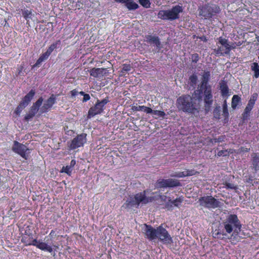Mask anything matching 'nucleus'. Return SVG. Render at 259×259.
<instances>
[{"instance_id":"obj_14","label":"nucleus","mask_w":259,"mask_h":259,"mask_svg":"<svg viewBox=\"0 0 259 259\" xmlns=\"http://www.w3.org/2000/svg\"><path fill=\"white\" fill-rule=\"evenodd\" d=\"M56 98L54 95L51 96L44 104L42 107L40 108L41 113L47 112L55 103Z\"/></svg>"},{"instance_id":"obj_16","label":"nucleus","mask_w":259,"mask_h":259,"mask_svg":"<svg viewBox=\"0 0 259 259\" xmlns=\"http://www.w3.org/2000/svg\"><path fill=\"white\" fill-rule=\"evenodd\" d=\"M257 94L256 93H254L251 97H250V99H249L248 103L245 109L244 110V114H248L252 109L255 102L257 98Z\"/></svg>"},{"instance_id":"obj_19","label":"nucleus","mask_w":259,"mask_h":259,"mask_svg":"<svg viewBox=\"0 0 259 259\" xmlns=\"http://www.w3.org/2000/svg\"><path fill=\"white\" fill-rule=\"evenodd\" d=\"M22 15L27 20V22H29L30 20L33 21H35L34 14L32 13L30 10L27 9H24L22 10Z\"/></svg>"},{"instance_id":"obj_27","label":"nucleus","mask_w":259,"mask_h":259,"mask_svg":"<svg viewBox=\"0 0 259 259\" xmlns=\"http://www.w3.org/2000/svg\"><path fill=\"white\" fill-rule=\"evenodd\" d=\"M252 70L254 72V77L257 78L259 76V65L256 63H253L251 66Z\"/></svg>"},{"instance_id":"obj_24","label":"nucleus","mask_w":259,"mask_h":259,"mask_svg":"<svg viewBox=\"0 0 259 259\" xmlns=\"http://www.w3.org/2000/svg\"><path fill=\"white\" fill-rule=\"evenodd\" d=\"M150 113L153 114V117L156 119L160 117L163 118L165 115V113L163 111L160 110H153L152 109V112Z\"/></svg>"},{"instance_id":"obj_46","label":"nucleus","mask_w":259,"mask_h":259,"mask_svg":"<svg viewBox=\"0 0 259 259\" xmlns=\"http://www.w3.org/2000/svg\"><path fill=\"white\" fill-rule=\"evenodd\" d=\"M248 148H241V152H247L248 151Z\"/></svg>"},{"instance_id":"obj_2","label":"nucleus","mask_w":259,"mask_h":259,"mask_svg":"<svg viewBox=\"0 0 259 259\" xmlns=\"http://www.w3.org/2000/svg\"><path fill=\"white\" fill-rule=\"evenodd\" d=\"M147 238L150 240L159 239L163 243L169 244L172 242V240L168 232L162 226H159L157 229L144 224L142 228Z\"/></svg>"},{"instance_id":"obj_13","label":"nucleus","mask_w":259,"mask_h":259,"mask_svg":"<svg viewBox=\"0 0 259 259\" xmlns=\"http://www.w3.org/2000/svg\"><path fill=\"white\" fill-rule=\"evenodd\" d=\"M43 101V99L40 98L31 107V109L28 114L25 116V119L28 120L32 117L38 111L39 107L41 105Z\"/></svg>"},{"instance_id":"obj_44","label":"nucleus","mask_w":259,"mask_h":259,"mask_svg":"<svg viewBox=\"0 0 259 259\" xmlns=\"http://www.w3.org/2000/svg\"><path fill=\"white\" fill-rule=\"evenodd\" d=\"M78 92L76 91V90H73L71 92V96L72 97L76 96L78 94Z\"/></svg>"},{"instance_id":"obj_11","label":"nucleus","mask_w":259,"mask_h":259,"mask_svg":"<svg viewBox=\"0 0 259 259\" xmlns=\"http://www.w3.org/2000/svg\"><path fill=\"white\" fill-rule=\"evenodd\" d=\"M86 141V135L84 134H81L72 141L69 147L71 149H75L82 146Z\"/></svg>"},{"instance_id":"obj_47","label":"nucleus","mask_w":259,"mask_h":259,"mask_svg":"<svg viewBox=\"0 0 259 259\" xmlns=\"http://www.w3.org/2000/svg\"><path fill=\"white\" fill-rule=\"evenodd\" d=\"M193 57H195L194 59H193L194 61L196 62L198 60V55L197 54L193 55Z\"/></svg>"},{"instance_id":"obj_42","label":"nucleus","mask_w":259,"mask_h":259,"mask_svg":"<svg viewBox=\"0 0 259 259\" xmlns=\"http://www.w3.org/2000/svg\"><path fill=\"white\" fill-rule=\"evenodd\" d=\"M43 61H42L41 59H40L39 58L37 60L36 63L33 65V67L38 66Z\"/></svg>"},{"instance_id":"obj_38","label":"nucleus","mask_w":259,"mask_h":259,"mask_svg":"<svg viewBox=\"0 0 259 259\" xmlns=\"http://www.w3.org/2000/svg\"><path fill=\"white\" fill-rule=\"evenodd\" d=\"M50 55V54L46 51V53L42 54L40 56L39 58L41 59L42 61H44L46 60V59H47Z\"/></svg>"},{"instance_id":"obj_25","label":"nucleus","mask_w":259,"mask_h":259,"mask_svg":"<svg viewBox=\"0 0 259 259\" xmlns=\"http://www.w3.org/2000/svg\"><path fill=\"white\" fill-rule=\"evenodd\" d=\"M240 101V98L237 95H234L232 99V107L235 109Z\"/></svg>"},{"instance_id":"obj_45","label":"nucleus","mask_w":259,"mask_h":259,"mask_svg":"<svg viewBox=\"0 0 259 259\" xmlns=\"http://www.w3.org/2000/svg\"><path fill=\"white\" fill-rule=\"evenodd\" d=\"M76 163V162L75 160H71V161L70 162V164L69 166H71V168H73V167L74 166V165Z\"/></svg>"},{"instance_id":"obj_5","label":"nucleus","mask_w":259,"mask_h":259,"mask_svg":"<svg viewBox=\"0 0 259 259\" xmlns=\"http://www.w3.org/2000/svg\"><path fill=\"white\" fill-rule=\"evenodd\" d=\"M148 201L149 199L146 197L145 192L140 193L137 194L134 198H131L126 201L124 205L126 208H132L138 206L140 202L146 203Z\"/></svg>"},{"instance_id":"obj_21","label":"nucleus","mask_w":259,"mask_h":259,"mask_svg":"<svg viewBox=\"0 0 259 259\" xmlns=\"http://www.w3.org/2000/svg\"><path fill=\"white\" fill-rule=\"evenodd\" d=\"M222 116L224 118V122L226 123L228 120L229 112L226 100L224 101L223 105V113Z\"/></svg>"},{"instance_id":"obj_23","label":"nucleus","mask_w":259,"mask_h":259,"mask_svg":"<svg viewBox=\"0 0 259 259\" xmlns=\"http://www.w3.org/2000/svg\"><path fill=\"white\" fill-rule=\"evenodd\" d=\"M219 42L222 45L223 47L226 49L225 52L227 53L230 50V46L227 43V39L222 37L219 38Z\"/></svg>"},{"instance_id":"obj_6","label":"nucleus","mask_w":259,"mask_h":259,"mask_svg":"<svg viewBox=\"0 0 259 259\" xmlns=\"http://www.w3.org/2000/svg\"><path fill=\"white\" fill-rule=\"evenodd\" d=\"M199 201L201 205L208 208H215L219 205V202L211 196L201 197Z\"/></svg>"},{"instance_id":"obj_50","label":"nucleus","mask_w":259,"mask_h":259,"mask_svg":"<svg viewBox=\"0 0 259 259\" xmlns=\"http://www.w3.org/2000/svg\"><path fill=\"white\" fill-rule=\"evenodd\" d=\"M257 41L259 42V37H257Z\"/></svg>"},{"instance_id":"obj_30","label":"nucleus","mask_w":259,"mask_h":259,"mask_svg":"<svg viewBox=\"0 0 259 259\" xmlns=\"http://www.w3.org/2000/svg\"><path fill=\"white\" fill-rule=\"evenodd\" d=\"M221 90L222 94L223 96L228 97L230 95L229 94V90L228 87L225 85H222L221 86Z\"/></svg>"},{"instance_id":"obj_33","label":"nucleus","mask_w":259,"mask_h":259,"mask_svg":"<svg viewBox=\"0 0 259 259\" xmlns=\"http://www.w3.org/2000/svg\"><path fill=\"white\" fill-rule=\"evenodd\" d=\"M209 76H210V74H209V72H205L203 73V74L202 75V77H203L202 85H203L204 84L206 83L207 81L208 80Z\"/></svg>"},{"instance_id":"obj_20","label":"nucleus","mask_w":259,"mask_h":259,"mask_svg":"<svg viewBox=\"0 0 259 259\" xmlns=\"http://www.w3.org/2000/svg\"><path fill=\"white\" fill-rule=\"evenodd\" d=\"M135 111H143L146 113H150L152 112V109L145 106H135L132 107Z\"/></svg>"},{"instance_id":"obj_12","label":"nucleus","mask_w":259,"mask_h":259,"mask_svg":"<svg viewBox=\"0 0 259 259\" xmlns=\"http://www.w3.org/2000/svg\"><path fill=\"white\" fill-rule=\"evenodd\" d=\"M180 184L179 182L175 179H162L160 180L157 182V186L160 188L165 187H172L179 186Z\"/></svg>"},{"instance_id":"obj_40","label":"nucleus","mask_w":259,"mask_h":259,"mask_svg":"<svg viewBox=\"0 0 259 259\" xmlns=\"http://www.w3.org/2000/svg\"><path fill=\"white\" fill-rule=\"evenodd\" d=\"M122 69L124 71H128L131 70V66L130 64H123Z\"/></svg>"},{"instance_id":"obj_3","label":"nucleus","mask_w":259,"mask_h":259,"mask_svg":"<svg viewBox=\"0 0 259 259\" xmlns=\"http://www.w3.org/2000/svg\"><path fill=\"white\" fill-rule=\"evenodd\" d=\"M182 6L177 5L166 10H161L158 13V18L163 20H174L179 18L180 14L182 13Z\"/></svg>"},{"instance_id":"obj_36","label":"nucleus","mask_w":259,"mask_h":259,"mask_svg":"<svg viewBox=\"0 0 259 259\" xmlns=\"http://www.w3.org/2000/svg\"><path fill=\"white\" fill-rule=\"evenodd\" d=\"M24 108H25L24 107H23V106H21V104L20 103L19 106L16 109V110L15 111V113L17 115H19L20 114L21 112H22V110Z\"/></svg>"},{"instance_id":"obj_1","label":"nucleus","mask_w":259,"mask_h":259,"mask_svg":"<svg viewBox=\"0 0 259 259\" xmlns=\"http://www.w3.org/2000/svg\"><path fill=\"white\" fill-rule=\"evenodd\" d=\"M201 101L200 96H196V94L192 97L182 96L177 99L176 105L179 110L195 115L199 112Z\"/></svg>"},{"instance_id":"obj_39","label":"nucleus","mask_w":259,"mask_h":259,"mask_svg":"<svg viewBox=\"0 0 259 259\" xmlns=\"http://www.w3.org/2000/svg\"><path fill=\"white\" fill-rule=\"evenodd\" d=\"M224 185H225V187L227 189H235L236 188V186L231 183H226Z\"/></svg>"},{"instance_id":"obj_34","label":"nucleus","mask_w":259,"mask_h":259,"mask_svg":"<svg viewBox=\"0 0 259 259\" xmlns=\"http://www.w3.org/2000/svg\"><path fill=\"white\" fill-rule=\"evenodd\" d=\"M59 41H57L52 44L49 49L47 50V52L49 53L50 55L52 52L57 48V45L58 44Z\"/></svg>"},{"instance_id":"obj_10","label":"nucleus","mask_w":259,"mask_h":259,"mask_svg":"<svg viewBox=\"0 0 259 259\" xmlns=\"http://www.w3.org/2000/svg\"><path fill=\"white\" fill-rule=\"evenodd\" d=\"M26 244L28 245L35 246L37 248L49 252H52L53 251V248L51 246L48 245L45 242L37 241L36 239H34L30 242H26Z\"/></svg>"},{"instance_id":"obj_43","label":"nucleus","mask_w":259,"mask_h":259,"mask_svg":"<svg viewBox=\"0 0 259 259\" xmlns=\"http://www.w3.org/2000/svg\"><path fill=\"white\" fill-rule=\"evenodd\" d=\"M90 99V97L89 94H85L83 95V102H86L89 100Z\"/></svg>"},{"instance_id":"obj_4","label":"nucleus","mask_w":259,"mask_h":259,"mask_svg":"<svg viewBox=\"0 0 259 259\" xmlns=\"http://www.w3.org/2000/svg\"><path fill=\"white\" fill-rule=\"evenodd\" d=\"M241 225L238 221L237 217L235 215H230L225 223V228L228 233L232 232L234 229V231L238 233L240 230Z\"/></svg>"},{"instance_id":"obj_15","label":"nucleus","mask_w":259,"mask_h":259,"mask_svg":"<svg viewBox=\"0 0 259 259\" xmlns=\"http://www.w3.org/2000/svg\"><path fill=\"white\" fill-rule=\"evenodd\" d=\"M204 94L205 107L206 108L208 109L212 103V96L211 95V91L210 88H206L204 91Z\"/></svg>"},{"instance_id":"obj_8","label":"nucleus","mask_w":259,"mask_h":259,"mask_svg":"<svg viewBox=\"0 0 259 259\" xmlns=\"http://www.w3.org/2000/svg\"><path fill=\"white\" fill-rule=\"evenodd\" d=\"M219 11V8L214 5H208L203 7L200 12V15L203 17L205 19H207L211 17L213 13H217Z\"/></svg>"},{"instance_id":"obj_35","label":"nucleus","mask_w":259,"mask_h":259,"mask_svg":"<svg viewBox=\"0 0 259 259\" xmlns=\"http://www.w3.org/2000/svg\"><path fill=\"white\" fill-rule=\"evenodd\" d=\"M140 4L146 8H149L150 6V3L148 0H139Z\"/></svg>"},{"instance_id":"obj_28","label":"nucleus","mask_w":259,"mask_h":259,"mask_svg":"<svg viewBox=\"0 0 259 259\" xmlns=\"http://www.w3.org/2000/svg\"><path fill=\"white\" fill-rule=\"evenodd\" d=\"M102 70L100 68H93L90 71L91 75L97 77L101 74Z\"/></svg>"},{"instance_id":"obj_31","label":"nucleus","mask_w":259,"mask_h":259,"mask_svg":"<svg viewBox=\"0 0 259 259\" xmlns=\"http://www.w3.org/2000/svg\"><path fill=\"white\" fill-rule=\"evenodd\" d=\"M232 150H230L229 151L227 150H221L218 152V156H226L230 153H232Z\"/></svg>"},{"instance_id":"obj_26","label":"nucleus","mask_w":259,"mask_h":259,"mask_svg":"<svg viewBox=\"0 0 259 259\" xmlns=\"http://www.w3.org/2000/svg\"><path fill=\"white\" fill-rule=\"evenodd\" d=\"M148 41L159 47L160 46V42L157 37L156 36H149L148 38Z\"/></svg>"},{"instance_id":"obj_7","label":"nucleus","mask_w":259,"mask_h":259,"mask_svg":"<svg viewBox=\"0 0 259 259\" xmlns=\"http://www.w3.org/2000/svg\"><path fill=\"white\" fill-rule=\"evenodd\" d=\"M15 152L20 155L23 158L27 159L28 154L30 153V150L25 145L15 141L12 148Z\"/></svg>"},{"instance_id":"obj_48","label":"nucleus","mask_w":259,"mask_h":259,"mask_svg":"<svg viewBox=\"0 0 259 259\" xmlns=\"http://www.w3.org/2000/svg\"><path fill=\"white\" fill-rule=\"evenodd\" d=\"M79 93L80 94H81V95H83V96L84 95H85V94H84L83 92H79Z\"/></svg>"},{"instance_id":"obj_41","label":"nucleus","mask_w":259,"mask_h":259,"mask_svg":"<svg viewBox=\"0 0 259 259\" xmlns=\"http://www.w3.org/2000/svg\"><path fill=\"white\" fill-rule=\"evenodd\" d=\"M197 77L196 75H192L190 77V80H191V82L193 83V84H195L196 82V81H197Z\"/></svg>"},{"instance_id":"obj_32","label":"nucleus","mask_w":259,"mask_h":259,"mask_svg":"<svg viewBox=\"0 0 259 259\" xmlns=\"http://www.w3.org/2000/svg\"><path fill=\"white\" fill-rule=\"evenodd\" d=\"M72 169L73 168H71V166L67 165L66 166H64L62 167L61 172H65L68 174V175H70L72 171Z\"/></svg>"},{"instance_id":"obj_9","label":"nucleus","mask_w":259,"mask_h":259,"mask_svg":"<svg viewBox=\"0 0 259 259\" xmlns=\"http://www.w3.org/2000/svg\"><path fill=\"white\" fill-rule=\"evenodd\" d=\"M107 101L104 100L96 104L95 107L91 108L88 112V117L91 118L101 113L104 109V106L107 103Z\"/></svg>"},{"instance_id":"obj_22","label":"nucleus","mask_w":259,"mask_h":259,"mask_svg":"<svg viewBox=\"0 0 259 259\" xmlns=\"http://www.w3.org/2000/svg\"><path fill=\"white\" fill-rule=\"evenodd\" d=\"M125 6L130 10H136L138 8V5L133 0L127 1Z\"/></svg>"},{"instance_id":"obj_37","label":"nucleus","mask_w":259,"mask_h":259,"mask_svg":"<svg viewBox=\"0 0 259 259\" xmlns=\"http://www.w3.org/2000/svg\"><path fill=\"white\" fill-rule=\"evenodd\" d=\"M183 199L181 198H178L172 201V203L176 206H179L182 203Z\"/></svg>"},{"instance_id":"obj_29","label":"nucleus","mask_w":259,"mask_h":259,"mask_svg":"<svg viewBox=\"0 0 259 259\" xmlns=\"http://www.w3.org/2000/svg\"><path fill=\"white\" fill-rule=\"evenodd\" d=\"M213 116L216 119H220L221 118V110L220 107H217L213 111Z\"/></svg>"},{"instance_id":"obj_17","label":"nucleus","mask_w":259,"mask_h":259,"mask_svg":"<svg viewBox=\"0 0 259 259\" xmlns=\"http://www.w3.org/2000/svg\"><path fill=\"white\" fill-rule=\"evenodd\" d=\"M35 95L34 90H31L23 98L20 104L25 108L29 103Z\"/></svg>"},{"instance_id":"obj_49","label":"nucleus","mask_w":259,"mask_h":259,"mask_svg":"<svg viewBox=\"0 0 259 259\" xmlns=\"http://www.w3.org/2000/svg\"><path fill=\"white\" fill-rule=\"evenodd\" d=\"M53 231H51V232L50 233V235H52V234H53Z\"/></svg>"},{"instance_id":"obj_18","label":"nucleus","mask_w":259,"mask_h":259,"mask_svg":"<svg viewBox=\"0 0 259 259\" xmlns=\"http://www.w3.org/2000/svg\"><path fill=\"white\" fill-rule=\"evenodd\" d=\"M196 173V171H195L193 170H185L183 171L182 172H176L175 174L171 175L172 177H176L179 178H182L186 176H192L195 175Z\"/></svg>"}]
</instances>
